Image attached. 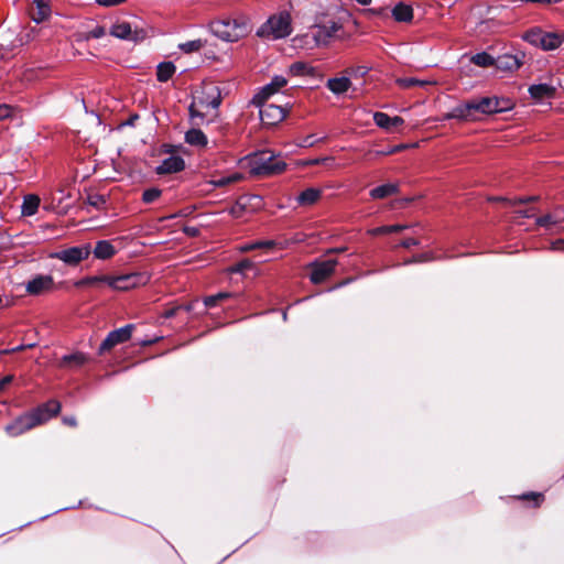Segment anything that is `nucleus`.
I'll return each mask as SVG.
<instances>
[{
    "instance_id": "nucleus-1",
    "label": "nucleus",
    "mask_w": 564,
    "mask_h": 564,
    "mask_svg": "<svg viewBox=\"0 0 564 564\" xmlns=\"http://www.w3.org/2000/svg\"><path fill=\"white\" fill-rule=\"evenodd\" d=\"M59 411L61 403L56 400H50L18 416L13 422L8 424L4 430L9 436H19L33 427L50 421L52 417L56 416Z\"/></svg>"
},
{
    "instance_id": "nucleus-2",
    "label": "nucleus",
    "mask_w": 564,
    "mask_h": 564,
    "mask_svg": "<svg viewBox=\"0 0 564 564\" xmlns=\"http://www.w3.org/2000/svg\"><path fill=\"white\" fill-rule=\"evenodd\" d=\"M250 173L256 176H271L282 173L286 163L271 151H261L247 156Z\"/></svg>"
},
{
    "instance_id": "nucleus-3",
    "label": "nucleus",
    "mask_w": 564,
    "mask_h": 564,
    "mask_svg": "<svg viewBox=\"0 0 564 564\" xmlns=\"http://www.w3.org/2000/svg\"><path fill=\"white\" fill-rule=\"evenodd\" d=\"M209 29L215 36L226 42H236L251 30L249 20L245 17L212 22Z\"/></svg>"
},
{
    "instance_id": "nucleus-4",
    "label": "nucleus",
    "mask_w": 564,
    "mask_h": 564,
    "mask_svg": "<svg viewBox=\"0 0 564 564\" xmlns=\"http://www.w3.org/2000/svg\"><path fill=\"white\" fill-rule=\"evenodd\" d=\"M292 32L291 17L288 12H280L270 17L257 31V35L268 40H278L289 36Z\"/></svg>"
},
{
    "instance_id": "nucleus-5",
    "label": "nucleus",
    "mask_w": 564,
    "mask_h": 564,
    "mask_svg": "<svg viewBox=\"0 0 564 564\" xmlns=\"http://www.w3.org/2000/svg\"><path fill=\"white\" fill-rule=\"evenodd\" d=\"M340 29L341 24L339 22L333 19H327L315 23L311 28L310 34L315 44L321 46L328 44L330 39H333L336 32H338Z\"/></svg>"
},
{
    "instance_id": "nucleus-6",
    "label": "nucleus",
    "mask_w": 564,
    "mask_h": 564,
    "mask_svg": "<svg viewBox=\"0 0 564 564\" xmlns=\"http://www.w3.org/2000/svg\"><path fill=\"white\" fill-rule=\"evenodd\" d=\"M90 253V245L86 243L56 251L51 254V258L61 260L67 265H77L83 260L87 259Z\"/></svg>"
},
{
    "instance_id": "nucleus-7",
    "label": "nucleus",
    "mask_w": 564,
    "mask_h": 564,
    "mask_svg": "<svg viewBox=\"0 0 564 564\" xmlns=\"http://www.w3.org/2000/svg\"><path fill=\"white\" fill-rule=\"evenodd\" d=\"M259 108L260 120L263 126L274 127L286 117V109L275 104L262 101L260 105H254Z\"/></svg>"
},
{
    "instance_id": "nucleus-8",
    "label": "nucleus",
    "mask_w": 564,
    "mask_h": 564,
    "mask_svg": "<svg viewBox=\"0 0 564 564\" xmlns=\"http://www.w3.org/2000/svg\"><path fill=\"white\" fill-rule=\"evenodd\" d=\"M109 33L117 39L132 41L134 43L143 41L148 36L147 30L138 26L132 29V25L128 22H119L113 24Z\"/></svg>"
},
{
    "instance_id": "nucleus-9",
    "label": "nucleus",
    "mask_w": 564,
    "mask_h": 564,
    "mask_svg": "<svg viewBox=\"0 0 564 564\" xmlns=\"http://www.w3.org/2000/svg\"><path fill=\"white\" fill-rule=\"evenodd\" d=\"M133 328V324H127L118 329L111 330L101 341L98 348V354L102 355L106 351L112 349L115 346L128 341L131 338Z\"/></svg>"
},
{
    "instance_id": "nucleus-10",
    "label": "nucleus",
    "mask_w": 564,
    "mask_h": 564,
    "mask_svg": "<svg viewBox=\"0 0 564 564\" xmlns=\"http://www.w3.org/2000/svg\"><path fill=\"white\" fill-rule=\"evenodd\" d=\"M148 278L142 273H128L118 276L109 275V288L118 291H127L132 288L145 284Z\"/></svg>"
},
{
    "instance_id": "nucleus-11",
    "label": "nucleus",
    "mask_w": 564,
    "mask_h": 564,
    "mask_svg": "<svg viewBox=\"0 0 564 564\" xmlns=\"http://www.w3.org/2000/svg\"><path fill=\"white\" fill-rule=\"evenodd\" d=\"M336 259L316 260L310 264V279L312 283L318 284L325 281L335 270Z\"/></svg>"
},
{
    "instance_id": "nucleus-12",
    "label": "nucleus",
    "mask_w": 564,
    "mask_h": 564,
    "mask_svg": "<svg viewBox=\"0 0 564 564\" xmlns=\"http://www.w3.org/2000/svg\"><path fill=\"white\" fill-rule=\"evenodd\" d=\"M288 80L284 76L276 75L271 82L259 89L251 99L252 105H260L262 101H267L272 95L279 91L280 88L284 87Z\"/></svg>"
},
{
    "instance_id": "nucleus-13",
    "label": "nucleus",
    "mask_w": 564,
    "mask_h": 564,
    "mask_svg": "<svg viewBox=\"0 0 564 564\" xmlns=\"http://www.w3.org/2000/svg\"><path fill=\"white\" fill-rule=\"evenodd\" d=\"M54 288V279L50 274H37L25 284V291L30 295H41L52 291Z\"/></svg>"
},
{
    "instance_id": "nucleus-14",
    "label": "nucleus",
    "mask_w": 564,
    "mask_h": 564,
    "mask_svg": "<svg viewBox=\"0 0 564 564\" xmlns=\"http://www.w3.org/2000/svg\"><path fill=\"white\" fill-rule=\"evenodd\" d=\"M185 169V161L180 155H170L164 159L161 164L155 167V173L159 175L173 174L181 172Z\"/></svg>"
},
{
    "instance_id": "nucleus-15",
    "label": "nucleus",
    "mask_w": 564,
    "mask_h": 564,
    "mask_svg": "<svg viewBox=\"0 0 564 564\" xmlns=\"http://www.w3.org/2000/svg\"><path fill=\"white\" fill-rule=\"evenodd\" d=\"M522 65V61L518 55L503 54L495 57L494 66L503 72L517 70Z\"/></svg>"
},
{
    "instance_id": "nucleus-16",
    "label": "nucleus",
    "mask_w": 564,
    "mask_h": 564,
    "mask_svg": "<svg viewBox=\"0 0 564 564\" xmlns=\"http://www.w3.org/2000/svg\"><path fill=\"white\" fill-rule=\"evenodd\" d=\"M528 91L532 99L542 101L543 99L553 98L556 93V87L546 83L534 84L529 87Z\"/></svg>"
},
{
    "instance_id": "nucleus-17",
    "label": "nucleus",
    "mask_w": 564,
    "mask_h": 564,
    "mask_svg": "<svg viewBox=\"0 0 564 564\" xmlns=\"http://www.w3.org/2000/svg\"><path fill=\"white\" fill-rule=\"evenodd\" d=\"M473 101L458 105L444 116V119L471 120L474 119Z\"/></svg>"
},
{
    "instance_id": "nucleus-18",
    "label": "nucleus",
    "mask_w": 564,
    "mask_h": 564,
    "mask_svg": "<svg viewBox=\"0 0 564 564\" xmlns=\"http://www.w3.org/2000/svg\"><path fill=\"white\" fill-rule=\"evenodd\" d=\"M375 123L382 129L392 130L393 128L400 127L404 123L403 118L399 116L390 117L384 112H375L373 113Z\"/></svg>"
},
{
    "instance_id": "nucleus-19",
    "label": "nucleus",
    "mask_w": 564,
    "mask_h": 564,
    "mask_svg": "<svg viewBox=\"0 0 564 564\" xmlns=\"http://www.w3.org/2000/svg\"><path fill=\"white\" fill-rule=\"evenodd\" d=\"M474 111L482 115H492L497 113V96L490 97H481L478 99H473Z\"/></svg>"
},
{
    "instance_id": "nucleus-20",
    "label": "nucleus",
    "mask_w": 564,
    "mask_h": 564,
    "mask_svg": "<svg viewBox=\"0 0 564 564\" xmlns=\"http://www.w3.org/2000/svg\"><path fill=\"white\" fill-rule=\"evenodd\" d=\"M391 15L397 22H411L413 20V9L410 4L398 2L391 10Z\"/></svg>"
},
{
    "instance_id": "nucleus-21",
    "label": "nucleus",
    "mask_w": 564,
    "mask_h": 564,
    "mask_svg": "<svg viewBox=\"0 0 564 564\" xmlns=\"http://www.w3.org/2000/svg\"><path fill=\"white\" fill-rule=\"evenodd\" d=\"M351 86L349 77H334L329 78L326 87L336 96L345 94Z\"/></svg>"
},
{
    "instance_id": "nucleus-22",
    "label": "nucleus",
    "mask_w": 564,
    "mask_h": 564,
    "mask_svg": "<svg viewBox=\"0 0 564 564\" xmlns=\"http://www.w3.org/2000/svg\"><path fill=\"white\" fill-rule=\"evenodd\" d=\"M88 361V356L82 351L64 355L61 358V367L79 368Z\"/></svg>"
},
{
    "instance_id": "nucleus-23",
    "label": "nucleus",
    "mask_w": 564,
    "mask_h": 564,
    "mask_svg": "<svg viewBox=\"0 0 564 564\" xmlns=\"http://www.w3.org/2000/svg\"><path fill=\"white\" fill-rule=\"evenodd\" d=\"M221 97L218 87H212L206 97H198V106L200 108L217 109L220 106Z\"/></svg>"
},
{
    "instance_id": "nucleus-24",
    "label": "nucleus",
    "mask_w": 564,
    "mask_h": 564,
    "mask_svg": "<svg viewBox=\"0 0 564 564\" xmlns=\"http://www.w3.org/2000/svg\"><path fill=\"white\" fill-rule=\"evenodd\" d=\"M399 193V185L395 183H387L372 188L369 195L372 199H382Z\"/></svg>"
},
{
    "instance_id": "nucleus-25",
    "label": "nucleus",
    "mask_w": 564,
    "mask_h": 564,
    "mask_svg": "<svg viewBox=\"0 0 564 564\" xmlns=\"http://www.w3.org/2000/svg\"><path fill=\"white\" fill-rule=\"evenodd\" d=\"M94 257L100 260H107L116 253L115 246L108 240H99L93 250Z\"/></svg>"
},
{
    "instance_id": "nucleus-26",
    "label": "nucleus",
    "mask_w": 564,
    "mask_h": 564,
    "mask_svg": "<svg viewBox=\"0 0 564 564\" xmlns=\"http://www.w3.org/2000/svg\"><path fill=\"white\" fill-rule=\"evenodd\" d=\"M322 196V191L314 187H308L301 192L296 197V202L301 206H311L315 204Z\"/></svg>"
},
{
    "instance_id": "nucleus-27",
    "label": "nucleus",
    "mask_w": 564,
    "mask_h": 564,
    "mask_svg": "<svg viewBox=\"0 0 564 564\" xmlns=\"http://www.w3.org/2000/svg\"><path fill=\"white\" fill-rule=\"evenodd\" d=\"M564 42V36L554 32H544L541 48L553 51L560 47Z\"/></svg>"
},
{
    "instance_id": "nucleus-28",
    "label": "nucleus",
    "mask_w": 564,
    "mask_h": 564,
    "mask_svg": "<svg viewBox=\"0 0 564 564\" xmlns=\"http://www.w3.org/2000/svg\"><path fill=\"white\" fill-rule=\"evenodd\" d=\"M185 142L189 145L204 148L207 145V137L205 133L199 129H189L185 133Z\"/></svg>"
},
{
    "instance_id": "nucleus-29",
    "label": "nucleus",
    "mask_w": 564,
    "mask_h": 564,
    "mask_svg": "<svg viewBox=\"0 0 564 564\" xmlns=\"http://www.w3.org/2000/svg\"><path fill=\"white\" fill-rule=\"evenodd\" d=\"M176 67L172 62H161L156 66V79L161 83L167 82L175 73Z\"/></svg>"
},
{
    "instance_id": "nucleus-30",
    "label": "nucleus",
    "mask_w": 564,
    "mask_h": 564,
    "mask_svg": "<svg viewBox=\"0 0 564 564\" xmlns=\"http://www.w3.org/2000/svg\"><path fill=\"white\" fill-rule=\"evenodd\" d=\"M100 284H107L109 286V275H93V276H85L80 280H77L74 285L76 288H83V286H98Z\"/></svg>"
},
{
    "instance_id": "nucleus-31",
    "label": "nucleus",
    "mask_w": 564,
    "mask_h": 564,
    "mask_svg": "<svg viewBox=\"0 0 564 564\" xmlns=\"http://www.w3.org/2000/svg\"><path fill=\"white\" fill-rule=\"evenodd\" d=\"M247 200L248 202H251V200H256L258 204L261 202V197L259 195H251L249 197H240L236 204L230 208V214L234 216V217H240L243 213V210L246 209V205H247Z\"/></svg>"
},
{
    "instance_id": "nucleus-32",
    "label": "nucleus",
    "mask_w": 564,
    "mask_h": 564,
    "mask_svg": "<svg viewBox=\"0 0 564 564\" xmlns=\"http://www.w3.org/2000/svg\"><path fill=\"white\" fill-rule=\"evenodd\" d=\"M469 61L479 67H490L494 66L495 57L487 52H480L471 55Z\"/></svg>"
},
{
    "instance_id": "nucleus-33",
    "label": "nucleus",
    "mask_w": 564,
    "mask_h": 564,
    "mask_svg": "<svg viewBox=\"0 0 564 564\" xmlns=\"http://www.w3.org/2000/svg\"><path fill=\"white\" fill-rule=\"evenodd\" d=\"M40 204L39 197L34 195H29L24 197L23 204H22V215L24 216H32L37 212Z\"/></svg>"
},
{
    "instance_id": "nucleus-34",
    "label": "nucleus",
    "mask_w": 564,
    "mask_h": 564,
    "mask_svg": "<svg viewBox=\"0 0 564 564\" xmlns=\"http://www.w3.org/2000/svg\"><path fill=\"white\" fill-rule=\"evenodd\" d=\"M87 204L97 210L106 208L108 197L104 194L93 193L87 196Z\"/></svg>"
},
{
    "instance_id": "nucleus-35",
    "label": "nucleus",
    "mask_w": 564,
    "mask_h": 564,
    "mask_svg": "<svg viewBox=\"0 0 564 564\" xmlns=\"http://www.w3.org/2000/svg\"><path fill=\"white\" fill-rule=\"evenodd\" d=\"M206 45V41L202 39L187 41L178 44V48L184 53L197 52Z\"/></svg>"
},
{
    "instance_id": "nucleus-36",
    "label": "nucleus",
    "mask_w": 564,
    "mask_h": 564,
    "mask_svg": "<svg viewBox=\"0 0 564 564\" xmlns=\"http://www.w3.org/2000/svg\"><path fill=\"white\" fill-rule=\"evenodd\" d=\"M543 34L544 32L541 29L534 28L525 33L524 40L534 46L541 47Z\"/></svg>"
},
{
    "instance_id": "nucleus-37",
    "label": "nucleus",
    "mask_w": 564,
    "mask_h": 564,
    "mask_svg": "<svg viewBox=\"0 0 564 564\" xmlns=\"http://www.w3.org/2000/svg\"><path fill=\"white\" fill-rule=\"evenodd\" d=\"M197 107H199L198 98L194 99V101L188 107L189 118L196 126L200 124L205 119V115L199 109H197Z\"/></svg>"
},
{
    "instance_id": "nucleus-38",
    "label": "nucleus",
    "mask_w": 564,
    "mask_h": 564,
    "mask_svg": "<svg viewBox=\"0 0 564 564\" xmlns=\"http://www.w3.org/2000/svg\"><path fill=\"white\" fill-rule=\"evenodd\" d=\"M406 225H389V226H380L369 230V234L372 236H379L383 234L399 232L403 229H406Z\"/></svg>"
},
{
    "instance_id": "nucleus-39",
    "label": "nucleus",
    "mask_w": 564,
    "mask_h": 564,
    "mask_svg": "<svg viewBox=\"0 0 564 564\" xmlns=\"http://www.w3.org/2000/svg\"><path fill=\"white\" fill-rule=\"evenodd\" d=\"M397 84L402 88H411L415 86L424 87L426 85H430V82L417 79L415 77H404L398 78Z\"/></svg>"
},
{
    "instance_id": "nucleus-40",
    "label": "nucleus",
    "mask_w": 564,
    "mask_h": 564,
    "mask_svg": "<svg viewBox=\"0 0 564 564\" xmlns=\"http://www.w3.org/2000/svg\"><path fill=\"white\" fill-rule=\"evenodd\" d=\"M275 246L274 240H259L256 242L245 243L240 247V250L243 252H248L258 248H272Z\"/></svg>"
},
{
    "instance_id": "nucleus-41",
    "label": "nucleus",
    "mask_w": 564,
    "mask_h": 564,
    "mask_svg": "<svg viewBox=\"0 0 564 564\" xmlns=\"http://www.w3.org/2000/svg\"><path fill=\"white\" fill-rule=\"evenodd\" d=\"M535 224L540 227L549 228L550 226L560 225L561 218H556V215L546 214L544 216L538 217L535 219Z\"/></svg>"
},
{
    "instance_id": "nucleus-42",
    "label": "nucleus",
    "mask_w": 564,
    "mask_h": 564,
    "mask_svg": "<svg viewBox=\"0 0 564 564\" xmlns=\"http://www.w3.org/2000/svg\"><path fill=\"white\" fill-rule=\"evenodd\" d=\"M232 294L229 293V292H219L217 294H214V295H209V296H206L204 299V305L206 307H214L216 306V304L219 302V301H223V300H226V299H229L231 297Z\"/></svg>"
},
{
    "instance_id": "nucleus-43",
    "label": "nucleus",
    "mask_w": 564,
    "mask_h": 564,
    "mask_svg": "<svg viewBox=\"0 0 564 564\" xmlns=\"http://www.w3.org/2000/svg\"><path fill=\"white\" fill-rule=\"evenodd\" d=\"M36 7L39 9L37 17H34L33 20L36 23L42 22L50 14V7L44 2V0H34Z\"/></svg>"
},
{
    "instance_id": "nucleus-44",
    "label": "nucleus",
    "mask_w": 564,
    "mask_h": 564,
    "mask_svg": "<svg viewBox=\"0 0 564 564\" xmlns=\"http://www.w3.org/2000/svg\"><path fill=\"white\" fill-rule=\"evenodd\" d=\"M161 194H162L161 189H159L156 187L148 188L142 194V200L145 204H151V203L155 202L161 196Z\"/></svg>"
},
{
    "instance_id": "nucleus-45",
    "label": "nucleus",
    "mask_w": 564,
    "mask_h": 564,
    "mask_svg": "<svg viewBox=\"0 0 564 564\" xmlns=\"http://www.w3.org/2000/svg\"><path fill=\"white\" fill-rule=\"evenodd\" d=\"M290 74L294 76H302L308 73V66L305 63H293L289 68Z\"/></svg>"
},
{
    "instance_id": "nucleus-46",
    "label": "nucleus",
    "mask_w": 564,
    "mask_h": 564,
    "mask_svg": "<svg viewBox=\"0 0 564 564\" xmlns=\"http://www.w3.org/2000/svg\"><path fill=\"white\" fill-rule=\"evenodd\" d=\"M253 267V263L248 260H241L240 262L236 263L234 267L230 268L231 273H245L247 270L251 269Z\"/></svg>"
},
{
    "instance_id": "nucleus-47",
    "label": "nucleus",
    "mask_w": 564,
    "mask_h": 564,
    "mask_svg": "<svg viewBox=\"0 0 564 564\" xmlns=\"http://www.w3.org/2000/svg\"><path fill=\"white\" fill-rule=\"evenodd\" d=\"M512 107L513 104L509 98L497 97V105L495 106V108H497V113L508 111L512 109Z\"/></svg>"
},
{
    "instance_id": "nucleus-48",
    "label": "nucleus",
    "mask_w": 564,
    "mask_h": 564,
    "mask_svg": "<svg viewBox=\"0 0 564 564\" xmlns=\"http://www.w3.org/2000/svg\"><path fill=\"white\" fill-rule=\"evenodd\" d=\"M324 139H325V137L316 138L315 134H308V135H306L305 138L302 139V141L299 143V145L302 147V148H311L315 143L321 142Z\"/></svg>"
},
{
    "instance_id": "nucleus-49",
    "label": "nucleus",
    "mask_w": 564,
    "mask_h": 564,
    "mask_svg": "<svg viewBox=\"0 0 564 564\" xmlns=\"http://www.w3.org/2000/svg\"><path fill=\"white\" fill-rule=\"evenodd\" d=\"M369 69L367 66L358 65L347 69V73L354 77H364L368 74Z\"/></svg>"
},
{
    "instance_id": "nucleus-50",
    "label": "nucleus",
    "mask_w": 564,
    "mask_h": 564,
    "mask_svg": "<svg viewBox=\"0 0 564 564\" xmlns=\"http://www.w3.org/2000/svg\"><path fill=\"white\" fill-rule=\"evenodd\" d=\"M364 14L368 18L386 17L387 10L386 8H369L364 10Z\"/></svg>"
},
{
    "instance_id": "nucleus-51",
    "label": "nucleus",
    "mask_w": 564,
    "mask_h": 564,
    "mask_svg": "<svg viewBox=\"0 0 564 564\" xmlns=\"http://www.w3.org/2000/svg\"><path fill=\"white\" fill-rule=\"evenodd\" d=\"M519 498L523 499V500L532 499V500H534V506H539L543 501V495L536 494V492H528V494L520 496Z\"/></svg>"
},
{
    "instance_id": "nucleus-52",
    "label": "nucleus",
    "mask_w": 564,
    "mask_h": 564,
    "mask_svg": "<svg viewBox=\"0 0 564 564\" xmlns=\"http://www.w3.org/2000/svg\"><path fill=\"white\" fill-rule=\"evenodd\" d=\"M538 199H539V196H536V195L521 196V197L514 198L511 202V204L512 205H516V204H528V203L536 202Z\"/></svg>"
},
{
    "instance_id": "nucleus-53",
    "label": "nucleus",
    "mask_w": 564,
    "mask_h": 564,
    "mask_svg": "<svg viewBox=\"0 0 564 564\" xmlns=\"http://www.w3.org/2000/svg\"><path fill=\"white\" fill-rule=\"evenodd\" d=\"M106 35V29L101 25H97L89 32V36L93 39H101Z\"/></svg>"
},
{
    "instance_id": "nucleus-54",
    "label": "nucleus",
    "mask_w": 564,
    "mask_h": 564,
    "mask_svg": "<svg viewBox=\"0 0 564 564\" xmlns=\"http://www.w3.org/2000/svg\"><path fill=\"white\" fill-rule=\"evenodd\" d=\"M429 260H430L429 254L427 253H422V254L414 256L413 258L406 260L404 262V264L408 265V264H411V263L424 262V261H429Z\"/></svg>"
},
{
    "instance_id": "nucleus-55",
    "label": "nucleus",
    "mask_w": 564,
    "mask_h": 564,
    "mask_svg": "<svg viewBox=\"0 0 564 564\" xmlns=\"http://www.w3.org/2000/svg\"><path fill=\"white\" fill-rule=\"evenodd\" d=\"M95 1L97 4H99L101 7L109 8V7H115V6L121 4L126 0H95Z\"/></svg>"
},
{
    "instance_id": "nucleus-56",
    "label": "nucleus",
    "mask_w": 564,
    "mask_h": 564,
    "mask_svg": "<svg viewBox=\"0 0 564 564\" xmlns=\"http://www.w3.org/2000/svg\"><path fill=\"white\" fill-rule=\"evenodd\" d=\"M210 183L214 187H225V186L229 185V180H227V175H226V176H220V177L214 178V180H212Z\"/></svg>"
},
{
    "instance_id": "nucleus-57",
    "label": "nucleus",
    "mask_w": 564,
    "mask_h": 564,
    "mask_svg": "<svg viewBox=\"0 0 564 564\" xmlns=\"http://www.w3.org/2000/svg\"><path fill=\"white\" fill-rule=\"evenodd\" d=\"M419 245H420V241L415 238H408L400 242V246L403 248H411V247H415Z\"/></svg>"
},
{
    "instance_id": "nucleus-58",
    "label": "nucleus",
    "mask_w": 564,
    "mask_h": 564,
    "mask_svg": "<svg viewBox=\"0 0 564 564\" xmlns=\"http://www.w3.org/2000/svg\"><path fill=\"white\" fill-rule=\"evenodd\" d=\"M11 116V108L8 105H0V120L7 119Z\"/></svg>"
},
{
    "instance_id": "nucleus-59",
    "label": "nucleus",
    "mask_w": 564,
    "mask_h": 564,
    "mask_svg": "<svg viewBox=\"0 0 564 564\" xmlns=\"http://www.w3.org/2000/svg\"><path fill=\"white\" fill-rule=\"evenodd\" d=\"M183 232L189 237H196L199 234V229L197 227L185 226Z\"/></svg>"
},
{
    "instance_id": "nucleus-60",
    "label": "nucleus",
    "mask_w": 564,
    "mask_h": 564,
    "mask_svg": "<svg viewBox=\"0 0 564 564\" xmlns=\"http://www.w3.org/2000/svg\"><path fill=\"white\" fill-rule=\"evenodd\" d=\"M242 178H243V175L241 173H239V172H234V173L227 175V180H229V184L239 182Z\"/></svg>"
},
{
    "instance_id": "nucleus-61",
    "label": "nucleus",
    "mask_w": 564,
    "mask_h": 564,
    "mask_svg": "<svg viewBox=\"0 0 564 564\" xmlns=\"http://www.w3.org/2000/svg\"><path fill=\"white\" fill-rule=\"evenodd\" d=\"M13 378L14 377L12 375H8V376L3 377L0 380V390L2 391L8 384H10L13 381Z\"/></svg>"
},
{
    "instance_id": "nucleus-62",
    "label": "nucleus",
    "mask_w": 564,
    "mask_h": 564,
    "mask_svg": "<svg viewBox=\"0 0 564 564\" xmlns=\"http://www.w3.org/2000/svg\"><path fill=\"white\" fill-rule=\"evenodd\" d=\"M181 310V307L176 306V307H172V308H169L166 310L164 313H163V317L164 318H172L176 315L177 311Z\"/></svg>"
},
{
    "instance_id": "nucleus-63",
    "label": "nucleus",
    "mask_w": 564,
    "mask_h": 564,
    "mask_svg": "<svg viewBox=\"0 0 564 564\" xmlns=\"http://www.w3.org/2000/svg\"><path fill=\"white\" fill-rule=\"evenodd\" d=\"M63 423L68 426H72V427H75L77 425V421H76L75 416H64Z\"/></svg>"
},
{
    "instance_id": "nucleus-64",
    "label": "nucleus",
    "mask_w": 564,
    "mask_h": 564,
    "mask_svg": "<svg viewBox=\"0 0 564 564\" xmlns=\"http://www.w3.org/2000/svg\"><path fill=\"white\" fill-rule=\"evenodd\" d=\"M553 250H564V239H557L552 243Z\"/></svg>"
}]
</instances>
